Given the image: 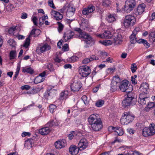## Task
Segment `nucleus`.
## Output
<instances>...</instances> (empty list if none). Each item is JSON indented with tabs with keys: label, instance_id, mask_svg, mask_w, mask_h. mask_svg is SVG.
Listing matches in <instances>:
<instances>
[{
	"label": "nucleus",
	"instance_id": "34",
	"mask_svg": "<svg viewBox=\"0 0 155 155\" xmlns=\"http://www.w3.org/2000/svg\"><path fill=\"white\" fill-rule=\"evenodd\" d=\"M138 43H143L147 48H148L150 47V44L148 43L146 40L142 39H139L138 40Z\"/></svg>",
	"mask_w": 155,
	"mask_h": 155
},
{
	"label": "nucleus",
	"instance_id": "8",
	"mask_svg": "<svg viewBox=\"0 0 155 155\" xmlns=\"http://www.w3.org/2000/svg\"><path fill=\"white\" fill-rule=\"evenodd\" d=\"M69 89L73 92L79 91L82 86V84L80 81L74 82L71 83L70 86H67Z\"/></svg>",
	"mask_w": 155,
	"mask_h": 155
},
{
	"label": "nucleus",
	"instance_id": "33",
	"mask_svg": "<svg viewBox=\"0 0 155 155\" xmlns=\"http://www.w3.org/2000/svg\"><path fill=\"white\" fill-rule=\"evenodd\" d=\"M53 91L54 92V91H56L54 89H48L47 91L44 94V96L45 98H47L48 97L51 96L52 94L50 95V94Z\"/></svg>",
	"mask_w": 155,
	"mask_h": 155
},
{
	"label": "nucleus",
	"instance_id": "52",
	"mask_svg": "<svg viewBox=\"0 0 155 155\" xmlns=\"http://www.w3.org/2000/svg\"><path fill=\"white\" fill-rule=\"evenodd\" d=\"M123 141V140L121 139H119L117 137H115V139L112 142V144H114L116 142L120 143Z\"/></svg>",
	"mask_w": 155,
	"mask_h": 155
},
{
	"label": "nucleus",
	"instance_id": "7",
	"mask_svg": "<svg viewBox=\"0 0 155 155\" xmlns=\"http://www.w3.org/2000/svg\"><path fill=\"white\" fill-rule=\"evenodd\" d=\"M79 72L82 77H86L90 74L91 70L88 66H81L79 68Z\"/></svg>",
	"mask_w": 155,
	"mask_h": 155
},
{
	"label": "nucleus",
	"instance_id": "60",
	"mask_svg": "<svg viewBox=\"0 0 155 155\" xmlns=\"http://www.w3.org/2000/svg\"><path fill=\"white\" fill-rule=\"evenodd\" d=\"M48 4L51 7L53 8H55V6L52 0H48Z\"/></svg>",
	"mask_w": 155,
	"mask_h": 155
},
{
	"label": "nucleus",
	"instance_id": "49",
	"mask_svg": "<svg viewBox=\"0 0 155 155\" xmlns=\"http://www.w3.org/2000/svg\"><path fill=\"white\" fill-rule=\"evenodd\" d=\"M8 43H9V45L12 48L15 47L16 43L12 39H10L8 41Z\"/></svg>",
	"mask_w": 155,
	"mask_h": 155
},
{
	"label": "nucleus",
	"instance_id": "64",
	"mask_svg": "<svg viewBox=\"0 0 155 155\" xmlns=\"http://www.w3.org/2000/svg\"><path fill=\"white\" fill-rule=\"evenodd\" d=\"M136 125L137 127V129H141L143 127V125L141 123H138L136 124Z\"/></svg>",
	"mask_w": 155,
	"mask_h": 155
},
{
	"label": "nucleus",
	"instance_id": "58",
	"mask_svg": "<svg viewBox=\"0 0 155 155\" xmlns=\"http://www.w3.org/2000/svg\"><path fill=\"white\" fill-rule=\"evenodd\" d=\"M90 62H91V60L90 59V58H85L82 61V62L83 64H86L87 63H88Z\"/></svg>",
	"mask_w": 155,
	"mask_h": 155
},
{
	"label": "nucleus",
	"instance_id": "45",
	"mask_svg": "<svg viewBox=\"0 0 155 155\" xmlns=\"http://www.w3.org/2000/svg\"><path fill=\"white\" fill-rule=\"evenodd\" d=\"M30 39L29 37L26 38L25 41L23 45V46L26 48H27L30 44Z\"/></svg>",
	"mask_w": 155,
	"mask_h": 155
},
{
	"label": "nucleus",
	"instance_id": "4",
	"mask_svg": "<svg viewBox=\"0 0 155 155\" xmlns=\"http://www.w3.org/2000/svg\"><path fill=\"white\" fill-rule=\"evenodd\" d=\"M119 87L120 90L123 92H130L133 90L132 86L129 85L128 82L127 80L122 81Z\"/></svg>",
	"mask_w": 155,
	"mask_h": 155
},
{
	"label": "nucleus",
	"instance_id": "14",
	"mask_svg": "<svg viewBox=\"0 0 155 155\" xmlns=\"http://www.w3.org/2000/svg\"><path fill=\"white\" fill-rule=\"evenodd\" d=\"M66 143V140L64 139L59 140L55 142L54 145L56 149H60L64 147Z\"/></svg>",
	"mask_w": 155,
	"mask_h": 155
},
{
	"label": "nucleus",
	"instance_id": "17",
	"mask_svg": "<svg viewBox=\"0 0 155 155\" xmlns=\"http://www.w3.org/2000/svg\"><path fill=\"white\" fill-rule=\"evenodd\" d=\"M70 91V89H69L68 86H67L65 90L62 91L60 94V99L63 100L67 98Z\"/></svg>",
	"mask_w": 155,
	"mask_h": 155
},
{
	"label": "nucleus",
	"instance_id": "2",
	"mask_svg": "<svg viewBox=\"0 0 155 155\" xmlns=\"http://www.w3.org/2000/svg\"><path fill=\"white\" fill-rule=\"evenodd\" d=\"M134 116L129 112H124L120 121L122 124H127L134 120Z\"/></svg>",
	"mask_w": 155,
	"mask_h": 155
},
{
	"label": "nucleus",
	"instance_id": "16",
	"mask_svg": "<svg viewBox=\"0 0 155 155\" xmlns=\"http://www.w3.org/2000/svg\"><path fill=\"white\" fill-rule=\"evenodd\" d=\"M146 5L144 4L140 5L137 7L135 14L136 15H140L144 11Z\"/></svg>",
	"mask_w": 155,
	"mask_h": 155
},
{
	"label": "nucleus",
	"instance_id": "46",
	"mask_svg": "<svg viewBox=\"0 0 155 155\" xmlns=\"http://www.w3.org/2000/svg\"><path fill=\"white\" fill-rule=\"evenodd\" d=\"M110 4V0H103L102 5L105 7H107Z\"/></svg>",
	"mask_w": 155,
	"mask_h": 155
},
{
	"label": "nucleus",
	"instance_id": "11",
	"mask_svg": "<svg viewBox=\"0 0 155 155\" xmlns=\"http://www.w3.org/2000/svg\"><path fill=\"white\" fill-rule=\"evenodd\" d=\"M88 146V142L85 138L81 139L79 141L78 147L79 150H82L86 149Z\"/></svg>",
	"mask_w": 155,
	"mask_h": 155
},
{
	"label": "nucleus",
	"instance_id": "29",
	"mask_svg": "<svg viewBox=\"0 0 155 155\" xmlns=\"http://www.w3.org/2000/svg\"><path fill=\"white\" fill-rule=\"evenodd\" d=\"M114 133L115 135L117 136H122L124 134V131L122 128L119 127H116Z\"/></svg>",
	"mask_w": 155,
	"mask_h": 155
},
{
	"label": "nucleus",
	"instance_id": "5",
	"mask_svg": "<svg viewBox=\"0 0 155 155\" xmlns=\"http://www.w3.org/2000/svg\"><path fill=\"white\" fill-rule=\"evenodd\" d=\"M143 136H152L155 135V130L154 129V124H150L149 127H145L142 130Z\"/></svg>",
	"mask_w": 155,
	"mask_h": 155
},
{
	"label": "nucleus",
	"instance_id": "22",
	"mask_svg": "<svg viewBox=\"0 0 155 155\" xmlns=\"http://www.w3.org/2000/svg\"><path fill=\"white\" fill-rule=\"evenodd\" d=\"M114 38H113V42L115 44H120L121 41L122 37L121 34H115L114 35Z\"/></svg>",
	"mask_w": 155,
	"mask_h": 155
},
{
	"label": "nucleus",
	"instance_id": "57",
	"mask_svg": "<svg viewBox=\"0 0 155 155\" xmlns=\"http://www.w3.org/2000/svg\"><path fill=\"white\" fill-rule=\"evenodd\" d=\"M82 100L83 101L84 104H86L88 103V101H87V97L85 95H84L81 97Z\"/></svg>",
	"mask_w": 155,
	"mask_h": 155
},
{
	"label": "nucleus",
	"instance_id": "62",
	"mask_svg": "<svg viewBox=\"0 0 155 155\" xmlns=\"http://www.w3.org/2000/svg\"><path fill=\"white\" fill-rule=\"evenodd\" d=\"M116 127H114L112 126H110L108 128L109 131L111 132H114L115 131Z\"/></svg>",
	"mask_w": 155,
	"mask_h": 155
},
{
	"label": "nucleus",
	"instance_id": "36",
	"mask_svg": "<svg viewBox=\"0 0 155 155\" xmlns=\"http://www.w3.org/2000/svg\"><path fill=\"white\" fill-rule=\"evenodd\" d=\"M22 71L24 72H27L31 74L33 72V70L30 67H23L22 68Z\"/></svg>",
	"mask_w": 155,
	"mask_h": 155
},
{
	"label": "nucleus",
	"instance_id": "38",
	"mask_svg": "<svg viewBox=\"0 0 155 155\" xmlns=\"http://www.w3.org/2000/svg\"><path fill=\"white\" fill-rule=\"evenodd\" d=\"M81 25L83 26V28L84 29L85 28H87L88 26V21L85 19L83 18L81 20Z\"/></svg>",
	"mask_w": 155,
	"mask_h": 155
},
{
	"label": "nucleus",
	"instance_id": "55",
	"mask_svg": "<svg viewBox=\"0 0 155 155\" xmlns=\"http://www.w3.org/2000/svg\"><path fill=\"white\" fill-rule=\"evenodd\" d=\"M74 12L67 11L66 12V15L68 17L71 18L72 17L74 14Z\"/></svg>",
	"mask_w": 155,
	"mask_h": 155
},
{
	"label": "nucleus",
	"instance_id": "19",
	"mask_svg": "<svg viewBox=\"0 0 155 155\" xmlns=\"http://www.w3.org/2000/svg\"><path fill=\"white\" fill-rule=\"evenodd\" d=\"M95 8L93 5H90L87 8H85L82 11V14L84 15H88L89 13L93 12Z\"/></svg>",
	"mask_w": 155,
	"mask_h": 155
},
{
	"label": "nucleus",
	"instance_id": "13",
	"mask_svg": "<svg viewBox=\"0 0 155 155\" xmlns=\"http://www.w3.org/2000/svg\"><path fill=\"white\" fill-rule=\"evenodd\" d=\"M74 32L71 31H68L64 33L63 38L65 41H67L72 38L74 35Z\"/></svg>",
	"mask_w": 155,
	"mask_h": 155
},
{
	"label": "nucleus",
	"instance_id": "40",
	"mask_svg": "<svg viewBox=\"0 0 155 155\" xmlns=\"http://www.w3.org/2000/svg\"><path fill=\"white\" fill-rule=\"evenodd\" d=\"M18 28L19 27L18 26L11 27L8 30V32L10 34H13L15 33V31L16 30H18Z\"/></svg>",
	"mask_w": 155,
	"mask_h": 155
},
{
	"label": "nucleus",
	"instance_id": "50",
	"mask_svg": "<svg viewBox=\"0 0 155 155\" xmlns=\"http://www.w3.org/2000/svg\"><path fill=\"white\" fill-rule=\"evenodd\" d=\"M112 43V42L110 40H106L103 41L102 44L105 45H109Z\"/></svg>",
	"mask_w": 155,
	"mask_h": 155
},
{
	"label": "nucleus",
	"instance_id": "51",
	"mask_svg": "<svg viewBox=\"0 0 155 155\" xmlns=\"http://www.w3.org/2000/svg\"><path fill=\"white\" fill-rule=\"evenodd\" d=\"M137 65L135 64H133L131 66V69L132 72L134 73L135 72L136 70L137 69Z\"/></svg>",
	"mask_w": 155,
	"mask_h": 155
},
{
	"label": "nucleus",
	"instance_id": "18",
	"mask_svg": "<svg viewBox=\"0 0 155 155\" xmlns=\"http://www.w3.org/2000/svg\"><path fill=\"white\" fill-rule=\"evenodd\" d=\"M52 16H53L56 20H59L63 18L62 15L54 10H52L51 12Z\"/></svg>",
	"mask_w": 155,
	"mask_h": 155
},
{
	"label": "nucleus",
	"instance_id": "37",
	"mask_svg": "<svg viewBox=\"0 0 155 155\" xmlns=\"http://www.w3.org/2000/svg\"><path fill=\"white\" fill-rule=\"evenodd\" d=\"M60 123L59 121H56L54 122L53 120H52L48 123V125L50 127H52L53 126H58Z\"/></svg>",
	"mask_w": 155,
	"mask_h": 155
},
{
	"label": "nucleus",
	"instance_id": "35",
	"mask_svg": "<svg viewBox=\"0 0 155 155\" xmlns=\"http://www.w3.org/2000/svg\"><path fill=\"white\" fill-rule=\"evenodd\" d=\"M40 32V31L39 29H33L31 31L30 34L28 37H29L30 38V37L32 35L34 36V37H36L38 35L36 33H39Z\"/></svg>",
	"mask_w": 155,
	"mask_h": 155
},
{
	"label": "nucleus",
	"instance_id": "21",
	"mask_svg": "<svg viewBox=\"0 0 155 155\" xmlns=\"http://www.w3.org/2000/svg\"><path fill=\"white\" fill-rule=\"evenodd\" d=\"M122 103V106L124 107H128L135 104L134 103H133L132 100L126 98L123 101Z\"/></svg>",
	"mask_w": 155,
	"mask_h": 155
},
{
	"label": "nucleus",
	"instance_id": "59",
	"mask_svg": "<svg viewBox=\"0 0 155 155\" xmlns=\"http://www.w3.org/2000/svg\"><path fill=\"white\" fill-rule=\"evenodd\" d=\"M127 132L129 133L130 134L133 135V134L135 131L133 130V129L131 128H128L127 129Z\"/></svg>",
	"mask_w": 155,
	"mask_h": 155
},
{
	"label": "nucleus",
	"instance_id": "54",
	"mask_svg": "<svg viewBox=\"0 0 155 155\" xmlns=\"http://www.w3.org/2000/svg\"><path fill=\"white\" fill-rule=\"evenodd\" d=\"M79 59L78 57L76 56H73L71 57L70 58L71 61L72 62H74L77 61Z\"/></svg>",
	"mask_w": 155,
	"mask_h": 155
},
{
	"label": "nucleus",
	"instance_id": "6",
	"mask_svg": "<svg viewBox=\"0 0 155 155\" xmlns=\"http://www.w3.org/2000/svg\"><path fill=\"white\" fill-rule=\"evenodd\" d=\"M136 5V2L134 0H127L125 2L124 7V10L127 13H129L132 11Z\"/></svg>",
	"mask_w": 155,
	"mask_h": 155
},
{
	"label": "nucleus",
	"instance_id": "43",
	"mask_svg": "<svg viewBox=\"0 0 155 155\" xmlns=\"http://www.w3.org/2000/svg\"><path fill=\"white\" fill-rule=\"evenodd\" d=\"M104 104V101L103 100H99L97 101L95 105L98 107H101Z\"/></svg>",
	"mask_w": 155,
	"mask_h": 155
},
{
	"label": "nucleus",
	"instance_id": "32",
	"mask_svg": "<svg viewBox=\"0 0 155 155\" xmlns=\"http://www.w3.org/2000/svg\"><path fill=\"white\" fill-rule=\"evenodd\" d=\"M136 35L132 33L130 37V41L131 44H134L137 42H138Z\"/></svg>",
	"mask_w": 155,
	"mask_h": 155
},
{
	"label": "nucleus",
	"instance_id": "42",
	"mask_svg": "<svg viewBox=\"0 0 155 155\" xmlns=\"http://www.w3.org/2000/svg\"><path fill=\"white\" fill-rule=\"evenodd\" d=\"M48 18L47 15H45L42 17L40 18L39 19V23L40 25H42L44 24L45 20Z\"/></svg>",
	"mask_w": 155,
	"mask_h": 155
},
{
	"label": "nucleus",
	"instance_id": "12",
	"mask_svg": "<svg viewBox=\"0 0 155 155\" xmlns=\"http://www.w3.org/2000/svg\"><path fill=\"white\" fill-rule=\"evenodd\" d=\"M138 102L141 105H145L149 101V98L144 96L143 93L140 94L138 99Z\"/></svg>",
	"mask_w": 155,
	"mask_h": 155
},
{
	"label": "nucleus",
	"instance_id": "31",
	"mask_svg": "<svg viewBox=\"0 0 155 155\" xmlns=\"http://www.w3.org/2000/svg\"><path fill=\"white\" fill-rule=\"evenodd\" d=\"M147 104V107L145 108V110L147 111H148L151 108L155 107V103L149 102Z\"/></svg>",
	"mask_w": 155,
	"mask_h": 155
},
{
	"label": "nucleus",
	"instance_id": "39",
	"mask_svg": "<svg viewBox=\"0 0 155 155\" xmlns=\"http://www.w3.org/2000/svg\"><path fill=\"white\" fill-rule=\"evenodd\" d=\"M150 41L153 43L155 41V32H152L150 33L149 36Z\"/></svg>",
	"mask_w": 155,
	"mask_h": 155
},
{
	"label": "nucleus",
	"instance_id": "24",
	"mask_svg": "<svg viewBox=\"0 0 155 155\" xmlns=\"http://www.w3.org/2000/svg\"><path fill=\"white\" fill-rule=\"evenodd\" d=\"M67 8V11L71 12H75V9L73 7V5L70 4H66V5L63 7V8L61 10V12L63 13L64 12L65 9Z\"/></svg>",
	"mask_w": 155,
	"mask_h": 155
},
{
	"label": "nucleus",
	"instance_id": "63",
	"mask_svg": "<svg viewBox=\"0 0 155 155\" xmlns=\"http://www.w3.org/2000/svg\"><path fill=\"white\" fill-rule=\"evenodd\" d=\"M140 30V28L139 27H136L133 31L132 33L136 35L137 32L139 31Z\"/></svg>",
	"mask_w": 155,
	"mask_h": 155
},
{
	"label": "nucleus",
	"instance_id": "20",
	"mask_svg": "<svg viewBox=\"0 0 155 155\" xmlns=\"http://www.w3.org/2000/svg\"><path fill=\"white\" fill-rule=\"evenodd\" d=\"M79 150L78 147L74 145H71L69 148V152L72 155H76L78 153Z\"/></svg>",
	"mask_w": 155,
	"mask_h": 155
},
{
	"label": "nucleus",
	"instance_id": "47",
	"mask_svg": "<svg viewBox=\"0 0 155 155\" xmlns=\"http://www.w3.org/2000/svg\"><path fill=\"white\" fill-rule=\"evenodd\" d=\"M56 106L54 104H51L49 107V110L50 112L53 113L55 111Z\"/></svg>",
	"mask_w": 155,
	"mask_h": 155
},
{
	"label": "nucleus",
	"instance_id": "30",
	"mask_svg": "<svg viewBox=\"0 0 155 155\" xmlns=\"http://www.w3.org/2000/svg\"><path fill=\"white\" fill-rule=\"evenodd\" d=\"M50 48V47L49 45L47 44H45L41 46L40 50L41 52H43L49 50Z\"/></svg>",
	"mask_w": 155,
	"mask_h": 155
},
{
	"label": "nucleus",
	"instance_id": "23",
	"mask_svg": "<svg viewBox=\"0 0 155 155\" xmlns=\"http://www.w3.org/2000/svg\"><path fill=\"white\" fill-rule=\"evenodd\" d=\"M113 36L112 34L109 31H105L102 35L99 34L98 35V36L101 38H111Z\"/></svg>",
	"mask_w": 155,
	"mask_h": 155
},
{
	"label": "nucleus",
	"instance_id": "1",
	"mask_svg": "<svg viewBox=\"0 0 155 155\" xmlns=\"http://www.w3.org/2000/svg\"><path fill=\"white\" fill-rule=\"evenodd\" d=\"M74 30L78 33V34L76 35V37L80 38H83L85 39L84 41L87 45L85 47H89L94 44V40L91 37L87 34L83 32L80 28H76Z\"/></svg>",
	"mask_w": 155,
	"mask_h": 155
},
{
	"label": "nucleus",
	"instance_id": "53",
	"mask_svg": "<svg viewBox=\"0 0 155 155\" xmlns=\"http://www.w3.org/2000/svg\"><path fill=\"white\" fill-rule=\"evenodd\" d=\"M91 61H97L99 59V58L95 55H92L90 56V58Z\"/></svg>",
	"mask_w": 155,
	"mask_h": 155
},
{
	"label": "nucleus",
	"instance_id": "25",
	"mask_svg": "<svg viewBox=\"0 0 155 155\" xmlns=\"http://www.w3.org/2000/svg\"><path fill=\"white\" fill-rule=\"evenodd\" d=\"M51 130L48 127H46L40 129L38 132L41 135H46L48 134L50 132Z\"/></svg>",
	"mask_w": 155,
	"mask_h": 155
},
{
	"label": "nucleus",
	"instance_id": "3",
	"mask_svg": "<svg viewBox=\"0 0 155 155\" xmlns=\"http://www.w3.org/2000/svg\"><path fill=\"white\" fill-rule=\"evenodd\" d=\"M136 21L135 17L132 15H126L124 21L123 25L126 28H128L130 26H133Z\"/></svg>",
	"mask_w": 155,
	"mask_h": 155
},
{
	"label": "nucleus",
	"instance_id": "26",
	"mask_svg": "<svg viewBox=\"0 0 155 155\" xmlns=\"http://www.w3.org/2000/svg\"><path fill=\"white\" fill-rule=\"evenodd\" d=\"M140 89L144 94H147L149 89L148 84L146 82L143 83L141 85Z\"/></svg>",
	"mask_w": 155,
	"mask_h": 155
},
{
	"label": "nucleus",
	"instance_id": "56",
	"mask_svg": "<svg viewBox=\"0 0 155 155\" xmlns=\"http://www.w3.org/2000/svg\"><path fill=\"white\" fill-rule=\"evenodd\" d=\"M48 69L50 71H53L54 70L52 65L51 64H49L47 65Z\"/></svg>",
	"mask_w": 155,
	"mask_h": 155
},
{
	"label": "nucleus",
	"instance_id": "44",
	"mask_svg": "<svg viewBox=\"0 0 155 155\" xmlns=\"http://www.w3.org/2000/svg\"><path fill=\"white\" fill-rule=\"evenodd\" d=\"M16 51H12L9 54L10 59V60L14 59L16 57Z\"/></svg>",
	"mask_w": 155,
	"mask_h": 155
},
{
	"label": "nucleus",
	"instance_id": "15",
	"mask_svg": "<svg viewBox=\"0 0 155 155\" xmlns=\"http://www.w3.org/2000/svg\"><path fill=\"white\" fill-rule=\"evenodd\" d=\"M100 119L99 116L98 114H93L91 115L89 117L88 120L89 124H92L95 121H97L98 119Z\"/></svg>",
	"mask_w": 155,
	"mask_h": 155
},
{
	"label": "nucleus",
	"instance_id": "41",
	"mask_svg": "<svg viewBox=\"0 0 155 155\" xmlns=\"http://www.w3.org/2000/svg\"><path fill=\"white\" fill-rule=\"evenodd\" d=\"M44 80V78H41L40 76H38L35 78L34 82L35 84H37L42 82Z\"/></svg>",
	"mask_w": 155,
	"mask_h": 155
},
{
	"label": "nucleus",
	"instance_id": "9",
	"mask_svg": "<svg viewBox=\"0 0 155 155\" xmlns=\"http://www.w3.org/2000/svg\"><path fill=\"white\" fill-rule=\"evenodd\" d=\"M120 81V79L118 76L113 78L111 83L110 90L111 91L114 92L117 89Z\"/></svg>",
	"mask_w": 155,
	"mask_h": 155
},
{
	"label": "nucleus",
	"instance_id": "28",
	"mask_svg": "<svg viewBox=\"0 0 155 155\" xmlns=\"http://www.w3.org/2000/svg\"><path fill=\"white\" fill-rule=\"evenodd\" d=\"M107 21L111 23L114 21L116 20V16L112 14H109L106 18Z\"/></svg>",
	"mask_w": 155,
	"mask_h": 155
},
{
	"label": "nucleus",
	"instance_id": "61",
	"mask_svg": "<svg viewBox=\"0 0 155 155\" xmlns=\"http://www.w3.org/2000/svg\"><path fill=\"white\" fill-rule=\"evenodd\" d=\"M63 50L64 51H67L69 50L68 45V44H65L63 46Z\"/></svg>",
	"mask_w": 155,
	"mask_h": 155
},
{
	"label": "nucleus",
	"instance_id": "48",
	"mask_svg": "<svg viewBox=\"0 0 155 155\" xmlns=\"http://www.w3.org/2000/svg\"><path fill=\"white\" fill-rule=\"evenodd\" d=\"M128 93L127 97L126 98H128V99H130L131 100H133L134 98V94L132 93L129 92H127Z\"/></svg>",
	"mask_w": 155,
	"mask_h": 155
},
{
	"label": "nucleus",
	"instance_id": "10",
	"mask_svg": "<svg viewBox=\"0 0 155 155\" xmlns=\"http://www.w3.org/2000/svg\"><path fill=\"white\" fill-rule=\"evenodd\" d=\"M91 125V127L93 130L95 131H98L100 130L102 127V122L101 118L98 119L97 121H95L92 124H89Z\"/></svg>",
	"mask_w": 155,
	"mask_h": 155
},
{
	"label": "nucleus",
	"instance_id": "27",
	"mask_svg": "<svg viewBox=\"0 0 155 155\" xmlns=\"http://www.w3.org/2000/svg\"><path fill=\"white\" fill-rule=\"evenodd\" d=\"M33 140L32 139H30L25 141L24 146L28 149H30L32 147Z\"/></svg>",
	"mask_w": 155,
	"mask_h": 155
}]
</instances>
